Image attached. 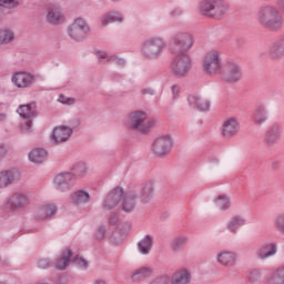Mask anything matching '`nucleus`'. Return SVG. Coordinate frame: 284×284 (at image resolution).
I'll use <instances>...</instances> for the list:
<instances>
[{
    "mask_svg": "<svg viewBox=\"0 0 284 284\" xmlns=\"http://www.w3.org/2000/svg\"><path fill=\"white\" fill-rule=\"evenodd\" d=\"M139 199V194L136 190H128L123 191V196L121 199V210L125 212V214H130L136 210V200Z\"/></svg>",
    "mask_w": 284,
    "mask_h": 284,
    "instance_id": "16",
    "label": "nucleus"
},
{
    "mask_svg": "<svg viewBox=\"0 0 284 284\" xmlns=\"http://www.w3.org/2000/svg\"><path fill=\"white\" fill-rule=\"evenodd\" d=\"M42 210L44 214H57L59 212V209L57 207V204L47 203L42 206Z\"/></svg>",
    "mask_w": 284,
    "mask_h": 284,
    "instance_id": "40",
    "label": "nucleus"
},
{
    "mask_svg": "<svg viewBox=\"0 0 284 284\" xmlns=\"http://www.w3.org/2000/svg\"><path fill=\"white\" fill-rule=\"evenodd\" d=\"M192 283V273L187 268L175 271L171 277V284H190Z\"/></svg>",
    "mask_w": 284,
    "mask_h": 284,
    "instance_id": "24",
    "label": "nucleus"
},
{
    "mask_svg": "<svg viewBox=\"0 0 284 284\" xmlns=\"http://www.w3.org/2000/svg\"><path fill=\"white\" fill-rule=\"evenodd\" d=\"M58 101L60 103H62L63 105H74V103H75V100L73 98H68V97H65L63 94H61L59 97Z\"/></svg>",
    "mask_w": 284,
    "mask_h": 284,
    "instance_id": "43",
    "label": "nucleus"
},
{
    "mask_svg": "<svg viewBox=\"0 0 284 284\" xmlns=\"http://www.w3.org/2000/svg\"><path fill=\"white\" fill-rule=\"evenodd\" d=\"M200 10L213 19L225 17L230 7L223 0H205L200 3Z\"/></svg>",
    "mask_w": 284,
    "mask_h": 284,
    "instance_id": "3",
    "label": "nucleus"
},
{
    "mask_svg": "<svg viewBox=\"0 0 284 284\" xmlns=\"http://www.w3.org/2000/svg\"><path fill=\"white\" fill-rule=\"evenodd\" d=\"M153 274L154 268L151 266H140L132 272L131 278L132 281H145V278H151Z\"/></svg>",
    "mask_w": 284,
    "mask_h": 284,
    "instance_id": "25",
    "label": "nucleus"
},
{
    "mask_svg": "<svg viewBox=\"0 0 284 284\" xmlns=\"http://www.w3.org/2000/svg\"><path fill=\"white\" fill-rule=\"evenodd\" d=\"M93 284H106L103 280H97Z\"/></svg>",
    "mask_w": 284,
    "mask_h": 284,
    "instance_id": "56",
    "label": "nucleus"
},
{
    "mask_svg": "<svg viewBox=\"0 0 284 284\" xmlns=\"http://www.w3.org/2000/svg\"><path fill=\"white\" fill-rule=\"evenodd\" d=\"M256 21L262 28L277 32L284 26L283 14L275 6L265 4L260 7L256 13Z\"/></svg>",
    "mask_w": 284,
    "mask_h": 284,
    "instance_id": "1",
    "label": "nucleus"
},
{
    "mask_svg": "<svg viewBox=\"0 0 284 284\" xmlns=\"http://www.w3.org/2000/svg\"><path fill=\"white\" fill-rule=\"evenodd\" d=\"M73 262H75L77 265H80V267H88V262H85L83 257H75Z\"/></svg>",
    "mask_w": 284,
    "mask_h": 284,
    "instance_id": "47",
    "label": "nucleus"
},
{
    "mask_svg": "<svg viewBox=\"0 0 284 284\" xmlns=\"http://www.w3.org/2000/svg\"><path fill=\"white\" fill-rule=\"evenodd\" d=\"M36 81H37V78H34V74L26 71L16 72L11 77V83H13L16 88H19V90H26L27 88H32Z\"/></svg>",
    "mask_w": 284,
    "mask_h": 284,
    "instance_id": "10",
    "label": "nucleus"
},
{
    "mask_svg": "<svg viewBox=\"0 0 284 284\" xmlns=\"http://www.w3.org/2000/svg\"><path fill=\"white\" fill-rule=\"evenodd\" d=\"M276 254V245L275 244H265L258 248L256 255L258 258H270V256H274Z\"/></svg>",
    "mask_w": 284,
    "mask_h": 284,
    "instance_id": "37",
    "label": "nucleus"
},
{
    "mask_svg": "<svg viewBox=\"0 0 284 284\" xmlns=\"http://www.w3.org/2000/svg\"><path fill=\"white\" fill-rule=\"evenodd\" d=\"M239 256L236 253L232 251H223L217 254L216 261L220 263V265H223V267H234L236 265Z\"/></svg>",
    "mask_w": 284,
    "mask_h": 284,
    "instance_id": "23",
    "label": "nucleus"
},
{
    "mask_svg": "<svg viewBox=\"0 0 284 284\" xmlns=\"http://www.w3.org/2000/svg\"><path fill=\"white\" fill-rule=\"evenodd\" d=\"M171 42L175 48L173 52L178 50V52L185 53L194 47V37L187 32H180L172 37Z\"/></svg>",
    "mask_w": 284,
    "mask_h": 284,
    "instance_id": "9",
    "label": "nucleus"
},
{
    "mask_svg": "<svg viewBox=\"0 0 284 284\" xmlns=\"http://www.w3.org/2000/svg\"><path fill=\"white\" fill-rule=\"evenodd\" d=\"M90 32V27L83 18H77L68 28V36L73 41H83Z\"/></svg>",
    "mask_w": 284,
    "mask_h": 284,
    "instance_id": "8",
    "label": "nucleus"
},
{
    "mask_svg": "<svg viewBox=\"0 0 284 284\" xmlns=\"http://www.w3.org/2000/svg\"><path fill=\"white\" fill-rule=\"evenodd\" d=\"M152 245H154V239L151 235H145L139 243L138 250L140 254L148 255L152 252Z\"/></svg>",
    "mask_w": 284,
    "mask_h": 284,
    "instance_id": "31",
    "label": "nucleus"
},
{
    "mask_svg": "<svg viewBox=\"0 0 284 284\" xmlns=\"http://www.w3.org/2000/svg\"><path fill=\"white\" fill-rule=\"evenodd\" d=\"M268 54L271 59H281L284 57V36L280 37L271 47Z\"/></svg>",
    "mask_w": 284,
    "mask_h": 284,
    "instance_id": "26",
    "label": "nucleus"
},
{
    "mask_svg": "<svg viewBox=\"0 0 284 284\" xmlns=\"http://www.w3.org/2000/svg\"><path fill=\"white\" fill-rule=\"evenodd\" d=\"M70 136H72V128L60 125L53 129L51 139L54 143H65Z\"/></svg>",
    "mask_w": 284,
    "mask_h": 284,
    "instance_id": "21",
    "label": "nucleus"
},
{
    "mask_svg": "<svg viewBox=\"0 0 284 284\" xmlns=\"http://www.w3.org/2000/svg\"><path fill=\"white\" fill-rule=\"evenodd\" d=\"M116 65H125V60L123 59H115Z\"/></svg>",
    "mask_w": 284,
    "mask_h": 284,
    "instance_id": "53",
    "label": "nucleus"
},
{
    "mask_svg": "<svg viewBox=\"0 0 284 284\" xmlns=\"http://www.w3.org/2000/svg\"><path fill=\"white\" fill-rule=\"evenodd\" d=\"M74 174L72 172H61L55 175L53 183L60 192H70L74 187Z\"/></svg>",
    "mask_w": 284,
    "mask_h": 284,
    "instance_id": "13",
    "label": "nucleus"
},
{
    "mask_svg": "<svg viewBox=\"0 0 284 284\" xmlns=\"http://www.w3.org/2000/svg\"><path fill=\"white\" fill-rule=\"evenodd\" d=\"M187 101L191 108H195V110H200V112H207V110H210L211 102L203 95H189Z\"/></svg>",
    "mask_w": 284,
    "mask_h": 284,
    "instance_id": "20",
    "label": "nucleus"
},
{
    "mask_svg": "<svg viewBox=\"0 0 284 284\" xmlns=\"http://www.w3.org/2000/svg\"><path fill=\"white\" fill-rule=\"evenodd\" d=\"M98 59H100V61L108 59V53L103 51L98 52Z\"/></svg>",
    "mask_w": 284,
    "mask_h": 284,
    "instance_id": "51",
    "label": "nucleus"
},
{
    "mask_svg": "<svg viewBox=\"0 0 284 284\" xmlns=\"http://www.w3.org/2000/svg\"><path fill=\"white\" fill-rule=\"evenodd\" d=\"M38 267L40 270H48L50 267V261L48 258H41L38 261Z\"/></svg>",
    "mask_w": 284,
    "mask_h": 284,
    "instance_id": "45",
    "label": "nucleus"
},
{
    "mask_svg": "<svg viewBox=\"0 0 284 284\" xmlns=\"http://www.w3.org/2000/svg\"><path fill=\"white\" fill-rule=\"evenodd\" d=\"M17 112L22 119L27 120L22 123V131L30 132L32 128V120L30 119H34V114H37V105L34 103L22 104L18 108Z\"/></svg>",
    "mask_w": 284,
    "mask_h": 284,
    "instance_id": "11",
    "label": "nucleus"
},
{
    "mask_svg": "<svg viewBox=\"0 0 284 284\" xmlns=\"http://www.w3.org/2000/svg\"><path fill=\"white\" fill-rule=\"evenodd\" d=\"M21 181V173L17 170L0 171V190Z\"/></svg>",
    "mask_w": 284,
    "mask_h": 284,
    "instance_id": "19",
    "label": "nucleus"
},
{
    "mask_svg": "<svg viewBox=\"0 0 284 284\" xmlns=\"http://www.w3.org/2000/svg\"><path fill=\"white\" fill-rule=\"evenodd\" d=\"M0 1L6 7V6L12 3V1H14V0H0Z\"/></svg>",
    "mask_w": 284,
    "mask_h": 284,
    "instance_id": "54",
    "label": "nucleus"
},
{
    "mask_svg": "<svg viewBox=\"0 0 284 284\" xmlns=\"http://www.w3.org/2000/svg\"><path fill=\"white\" fill-rule=\"evenodd\" d=\"M47 21L52 26H59L61 23H64L65 16H63V12H61L60 8H53L48 12Z\"/></svg>",
    "mask_w": 284,
    "mask_h": 284,
    "instance_id": "27",
    "label": "nucleus"
},
{
    "mask_svg": "<svg viewBox=\"0 0 284 284\" xmlns=\"http://www.w3.org/2000/svg\"><path fill=\"white\" fill-rule=\"evenodd\" d=\"M248 280L251 283H256L257 281H261V271L258 270H253L248 274Z\"/></svg>",
    "mask_w": 284,
    "mask_h": 284,
    "instance_id": "42",
    "label": "nucleus"
},
{
    "mask_svg": "<svg viewBox=\"0 0 284 284\" xmlns=\"http://www.w3.org/2000/svg\"><path fill=\"white\" fill-rule=\"evenodd\" d=\"M41 219H50V215H43Z\"/></svg>",
    "mask_w": 284,
    "mask_h": 284,
    "instance_id": "57",
    "label": "nucleus"
},
{
    "mask_svg": "<svg viewBox=\"0 0 284 284\" xmlns=\"http://www.w3.org/2000/svg\"><path fill=\"white\" fill-rule=\"evenodd\" d=\"M185 243H187V237H176L172 242V247L173 250H181Z\"/></svg>",
    "mask_w": 284,
    "mask_h": 284,
    "instance_id": "41",
    "label": "nucleus"
},
{
    "mask_svg": "<svg viewBox=\"0 0 284 284\" xmlns=\"http://www.w3.org/2000/svg\"><path fill=\"white\" fill-rule=\"evenodd\" d=\"M70 201L74 205H85V203H90V193L85 190L74 191L70 195Z\"/></svg>",
    "mask_w": 284,
    "mask_h": 284,
    "instance_id": "29",
    "label": "nucleus"
},
{
    "mask_svg": "<svg viewBox=\"0 0 284 284\" xmlns=\"http://www.w3.org/2000/svg\"><path fill=\"white\" fill-rule=\"evenodd\" d=\"M126 128L129 130H138V132H149L151 128L156 125V121L148 116L146 112L135 111L126 118Z\"/></svg>",
    "mask_w": 284,
    "mask_h": 284,
    "instance_id": "2",
    "label": "nucleus"
},
{
    "mask_svg": "<svg viewBox=\"0 0 284 284\" xmlns=\"http://www.w3.org/2000/svg\"><path fill=\"white\" fill-rule=\"evenodd\" d=\"M277 6L282 10V12L284 13V0H277Z\"/></svg>",
    "mask_w": 284,
    "mask_h": 284,
    "instance_id": "52",
    "label": "nucleus"
},
{
    "mask_svg": "<svg viewBox=\"0 0 284 284\" xmlns=\"http://www.w3.org/2000/svg\"><path fill=\"white\" fill-rule=\"evenodd\" d=\"M192 70V57L187 53H179L171 62V72L178 79H183Z\"/></svg>",
    "mask_w": 284,
    "mask_h": 284,
    "instance_id": "4",
    "label": "nucleus"
},
{
    "mask_svg": "<svg viewBox=\"0 0 284 284\" xmlns=\"http://www.w3.org/2000/svg\"><path fill=\"white\" fill-rule=\"evenodd\" d=\"M8 154V146L0 144V156H6Z\"/></svg>",
    "mask_w": 284,
    "mask_h": 284,
    "instance_id": "50",
    "label": "nucleus"
},
{
    "mask_svg": "<svg viewBox=\"0 0 284 284\" xmlns=\"http://www.w3.org/2000/svg\"><path fill=\"white\" fill-rule=\"evenodd\" d=\"M141 94H143V97H145V95H150V97H152L153 94H154V90H152V89H142L141 90Z\"/></svg>",
    "mask_w": 284,
    "mask_h": 284,
    "instance_id": "49",
    "label": "nucleus"
},
{
    "mask_svg": "<svg viewBox=\"0 0 284 284\" xmlns=\"http://www.w3.org/2000/svg\"><path fill=\"white\" fill-rule=\"evenodd\" d=\"M171 92H172L173 99H176V97H179V94L181 92V88L176 84H173L171 87Z\"/></svg>",
    "mask_w": 284,
    "mask_h": 284,
    "instance_id": "46",
    "label": "nucleus"
},
{
    "mask_svg": "<svg viewBox=\"0 0 284 284\" xmlns=\"http://www.w3.org/2000/svg\"><path fill=\"white\" fill-rule=\"evenodd\" d=\"M48 159V151L44 149H34L29 153V160L32 163H43Z\"/></svg>",
    "mask_w": 284,
    "mask_h": 284,
    "instance_id": "32",
    "label": "nucleus"
},
{
    "mask_svg": "<svg viewBox=\"0 0 284 284\" xmlns=\"http://www.w3.org/2000/svg\"><path fill=\"white\" fill-rule=\"evenodd\" d=\"M30 205V197L23 193H14L7 199L4 204L6 210L9 212H17V210H23V207Z\"/></svg>",
    "mask_w": 284,
    "mask_h": 284,
    "instance_id": "12",
    "label": "nucleus"
},
{
    "mask_svg": "<svg viewBox=\"0 0 284 284\" xmlns=\"http://www.w3.org/2000/svg\"><path fill=\"white\" fill-rule=\"evenodd\" d=\"M72 257V251L67 248L63 251L62 255L55 262V270H65L70 264V258Z\"/></svg>",
    "mask_w": 284,
    "mask_h": 284,
    "instance_id": "33",
    "label": "nucleus"
},
{
    "mask_svg": "<svg viewBox=\"0 0 284 284\" xmlns=\"http://www.w3.org/2000/svg\"><path fill=\"white\" fill-rule=\"evenodd\" d=\"M123 16L121 13L111 11L101 17L100 23L102 28L110 26V23H122Z\"/></svg>",
    "mask_w": 284,
    "mask_h": 284,
    "instance_id": "30",
    "label": "nucleus"
},
{
    "mask_svg": "<svg viewBox=\"0 0 284 284\" xmlns=\"http://www.w3.org/2000/svg\"><path fill=\"white\" fill-rule=\"evenodd\" d=\"M240 130H241V123L239 122V119L229 118L224 120L222 124L221 134L224 139H234V136L239 134Z\"/></svg>",
    "mask_w": 284,
    "mask_h": 284,
    "instance_id": "17",
    "label": "nucleus"
},
{
    "mask_svg": "<svg viewBox=\"0 0 284 284\" xmlns=\"http://www.w3.org/2000/svg\"><path fill=\"white\" fill-rule=\"evenodd\" d=\"M270 119L267 108L265 105L256 106L253 113V122L255 125H263Z\"/></svg>",
    "mask_w": 284,
    "mask_h": 284,
    "instance_id": "28",
    "label": "nucleus"
},
{
    "mask_svg": "<svg viewBox=\"0 0 284 284\" xmlns=\"http://www.w3.org/2000/svg\"><path fill=\"white\" fill-rule=\"evenodd\" d=\"M221 52L219 50L207 51L202 60V69L206 74H219L222 70Z\"/></svg>",
    "mask_w": 284,
    "mask_h": 284,
    "instance_id": "5",
    "label": "nucleus"
},
{
    "mask_svg": "<svg viewBox=\"0 0 284 284\" xmlns=\"http://www.w3.org/2000/svg\"><path fill=\"white\" fill-rule=\"evenodd\" d=\"M154 199V182L146 181L140 186V201L144 205Z\"/></svg>",
    "mask_w": 284,
    "mask_h": 284,
    "instance_id": "22",
    "label": "nucleus"
},
{
    "mask_svg": "<svg viewBox=\"0 0 284 284\" xmlns=\"http://www.w3.org/2000/svg\"><path fill=\"white\" fill-rule=\"evenodd\" d=\"M0 284H6V283H3V282H0Z\"/></svg>",
    "mask_w": 284,
    "mask_h": 284,
    "instance_id": "59",
    "label": "nucleus"
},
{
    "mask_svg": "<svg viewBox=\"0 0 284 284\" xmlns=\"http://www.w3.org/2000/svg\"><path fill=\"white\" fill-rule=\"evenodd\" d=\"M265 284H284V267L273 271Z\"/></svg>",
    "mask_w": 284,
    "mask_h": 284,
    "instance_id": "35",
    "label": "nucleus"
},
{
    "mask_svg": "<svg viewBox=\"0 0 284 284\" xmlns=\"http://www.w3.org/2000/svg\"><path fill=\"white\" fill-rule=\"evenodd\" d=\"M123 187L116 186L109 191L102 202L101 209L103 212H112V210H116L119 207V203H121V199H123Z\"/></svg>",
    "mask_w": 284,
    "mask_h": 284,
    "instance_id": "7",
    "label": "nucleus"
},
{
    "mask_svg": "<svg viewBox=\"0 0 284 284\" xmlns=\"http://www.w3.org/2000/svg\"><path fill=\"white\" fill-rule=\"evenodd\" d=\"M71 174L74 175V181L85 179V176H88V164L83 162L74 164Z\"/></svg>",
    "mask_w": 284,
    "mask_h": 284,
    "instance_id": "34",
    "label": "nucleus"
},
{
    "mask_svg": "<svg viewBox=\"0 0 284 284\" xmlns=\"http://www.w3.org/2000/svg\"><path fill=\"white\" fill-rule=\"evenodd\" d=\"M241 225H245V220H243L241 216L235 215L231 219V221L227 224V227L230 232H236Z\"/></svg>",
    "mask_w": 284,
    "mask_h": 284,
    "instance_id": "38",
    "label": "nucleus"
},
{
    "mask_svg": "<svg viewBox=\"0 0 284 284\" xmlns=\"http://www.w3.org/2000/svg\"><path fill=\"white\" fill-rule=\"evenodd\" d=\"M109 223L110 225H116L119 223V215L118 214L110 215Z\"/></svg>",
    "mask_w": 284,
    "mask_h": 284,
    "instance_id": "48",
    "label": "nucleus"
},
{
    "mask_svg": "<svg viewBox=\"0 0 284 284\" xmlns=\"http://www.w3.org/2000/svg\"><path fill=\"white\" fill-rule=\"evenodd\" d=\"M14 41V32L12 30H0V44L10 43Z\"/></svg>",
    "mask_w": 284,
    "mask_h": 284,
    "instance_id": "39",
    "label": "nucleus"
},
{
    "mask_svg": "<svg viewBox=\"0 0 284 284\" xmlns=\"http://www.w3.org/2000/svg\"><path fill=\"white\" fill-rule=\"evenodd\" d=\"M4 6H3V2H1V0H0V8H3Z\"/></svg>",
    "mask_w": 284,
    "mask_h": 284,
    "instance_id": "58",
    "label": "nucleus"
},
{
    "mask_svg": "<svg viewBox=\"0 0 284 284\" xmlns=\"http://www.w3.org/2000/svg\"><path fill=\"white\" fill-rule=\"evenodd\" d=\"M281 136H283V129L281 128V124L273 123L266 129L264 141L266 145H276Z\"/></svg>",
    "mask_w": 284,
    "mask_h": 284,
    "instance_id": "18",
    "label": "nucleus"
},
{
    "mask_svg": "<svg viewBox=\"0 0 284 284\" xmlns=\"http://www.w3.org/2000/svg\"><path fill=\"white\" fill-rule=\"evenodd\" d=\"M8 115H6V113H0V122L6 121Z\"/></svg>",
    "mask_w": 284,
    "mask_h": 284,
    "instance_id": "55",
    "label": "nucleus"
},
{
    "mask_svg": "<svg viewBox=\"0 0 284 284\" xmlns=\"http://www.w3.org/2000/svg\"><path fill=\"white\" fill-rule=\"evenodd\" d=\"M172 145V138L170 135H161L154 140L152 152L156 154V156H165V154H170Z\"/></svg>",
    "mask_w": 284,
    "mask_h": 284,
    "instance_id": "14",
    "label": "nucleus"
},
{
    "mask_svg": "<svg viewBox=\"0 0 284 284\" xmlns=\"http://www.w3.org/2000/svg\"><path fill=\"white\" fill-rule=\"evenodd\" d=\"M214 203L220 210H230L232 207V199L227 194H220L214 197Z\"/></svg>",
    "mask_w": 284,
    "mask_h": 284,
    "instance_id": "36",
    "label": "nucleus"
},
{
    "mask_svg": "<svg viewBox=\"0 0 284 284\" xmlns=\"http://www.w3.org/2000/svg\"><path fill=\"white\" fill-rule=\"evenodd\" d=\"M243 71L236 62H227L224 67L223 79L226 83H239V80L242 79Z\"/></svg>",
    "mask_w": 284,
    "mask_h": 284,
    "instance_id": "15",
    "label": "nucleus"
},
{
    "mask_svg": "<svg viewBox=\"0 0 284 284\" xmlns=\"http://www.w3.org/2000/svg\"><path fill=\"white\" fill-rule=\"evenodd\" d=\"M94 236L98 241H103V239H105V227L99 226L95 231Z\"/></svg>",
    "mask_w": 284,
    "mask_h": 284,
    "instance_id": "44",
    "label": "nucleus"
},
{
    "mask_svg": "<svg viewBox=\"0 0 284 284\" xmlns=\"http://www.w3.org/2000/svg\"><path fill=\"white\" fill-rule=\"evenodd\" d=\"M165 50V41L162 38H149L142 47V54L145 59H158Z\"/></svg>",
    "mask_w": 284,
    "mask_h": 284,
    "instance_id": "6",
    "label": "nucleus"
}]
</instances>
